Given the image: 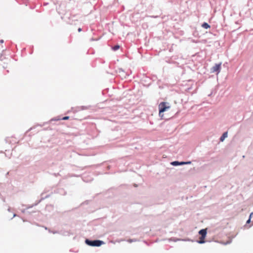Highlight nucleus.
<instances>
[{"label": "nucleus", "instance_id": "9", "mask_svg": "<svg viewBox=\"0 0 253 253\" xmlns=\"http://www.w3.org/2000/svg\"><path fill=\"white\" fill-rule=\"evenodd\" d=\"M253 215V213H251L250 214V218L247 220V223H249L251 222V217Z\"/></svg>", "mask_w": 253, "mask_h": 253}, {"label": "nucleus", "instance_id": "6", "mask_svg": "<svg viewBox=\"0 0 253 253\" xmlns=\"http://www.w3.org/2000/svg\"><path fill=\"white\" fill-rule=\"evenodd\" d=\"M202 27L205 29H208L210 27V26L207 23H204L202 24Z\"/></svg>", "mask_w": 253, "mask_h": 253}, {"label": "nucleus", "instance_id": "1", "mask_svg": "<svg viewBox=\"0 0 253 253\" xmlns=\"http://www.w3.org/2000/svg\"><path fill=\"white\" fill-rule=\"evenodd\" d=\"M170 106L168 103L163 102L159 105V116L162 118L164 116L163 114L165 111L169 109Z\"/></svg>", "mask_w": 253, "mask_h": 253}, {"label": "nucleus", "instance_id": "13", "mask_svg": "<svg viewBox=\"0 0 253 253\" xmlns=\"http://www.w3.org/2000/svg\"><path fill=\"white\" fill-rule=\"evenodd\" d=\"M81 31H82V29H81V28H79L78 29V31L80 32H81Z\"/></svg>", "mask_w": 253, "mask_h": 253}, {"label": "nucleus", "instance_id": "5", "mask_svg": "<svg viewBox=\"0 0 253 253\" xmlns=\"http://www.w3.org/2000/svg\"><path fill=\"white\" fill-rule=\"evenodd\" d=\"M227 135H228L227 132H225L224 133H223L222 135L221 136V137L220 138V140L221 141H223L225 139V138L227 137Z\"/></svg>", "mask_w": 253, "mask_h": 253}, {"label": "nucleus", "instance_id": "2", "mask_svg": "<svg viewBox=\"0 0 253 253\" xmlns=\"http://www.w3.org/2000/svg\"><path fill=\"white\" fill-rule=\"evenodd\" d=\"M207 229H203L199 231V233L201 235L200 238V240L198 243L200 244H203L205 242V239L207 235Z\"/></svg>", "mask_w": 253, "mask_h": 253}, {"label": "nucleus", "instance_id": "8", "mask_svg": "<svg viewBox=\"0 0 253 253\" xmlns=\"http://www.w3.org/2000/svg\"><path fill=\"white\" fill-rule=\"evenodd\" d=\"M119 48H120V46L117 45H115V46H114L113 47V49L114 50H117L119 49Z\"/></svg>", "mask_w": 253, "mask_h": 253}, {"label": "nucleus", "instance_id": "7", "mask_svg": "<svg viewBox=\"0 0 253 253\" xmlns=\"http://www.w3.org/2000/svg\"><path fill=\"white\" fill-rule=\"evenodd\" d=\"M171 164L173 166H177V165H179V162H178V161H174V162H173Z\"/></svg>", "mask_w": 253, "mask_h": 253}, {"label": "nucleus", "instance_id": "14", "mask_svg": "<svg viewBox=\"0 0 253 253\" xmlns=\"http://www.w3.org/2000/svg\"><path fill=\"white\" fill-rule=\"evenodd\" d=\"M0 42L1 43H2L3 42V40H1L0 41Z\"/></svg>", "mask_w": 253, "mask_h": 253}, {"label": "nucleus", "instance_id": "4", "mask_svg": "<svg viewBox=\"0 0 253 253\" xmlns=\"http://www.w3.org/2000/svg\"><path fill=\"white\" fill-rule=\"evenodd\" d=\"M221 63L216 64L212 67L211 71L212 73L217 72V74L219 73L221 68Z\"/></svg>", "mask_w": 253, "mask_h": 253}, {"label": "nucleus", "instance_id": "10", "mask_svg": "<svg viewBox=\"0 0 253 253\" xmlns=\"http://www.w3.org/2000/svg\"><path fill=\"white\" fill-rule=\"evenodd\" d=\"M69 119V117L68 116H66V117H64L62 118V120H68Z\"/></svg>", "mask_w": 253, "mask_h": 253}, {"label": "nucleus", "instance_id": "3", "mask_svg": "<svg viewBox=\"0 0 253 253\" xmlns=\"http://www.w3.org/2000/svg\"><path fill=\"white\" fill-rule=\"evenodd\" d=\"M85 243L90 246L99 247L102 244L103 242L99 240L90 241L88 240H86Z\"/></svg>", "mask_w": 253, "mask_h": 253}, {"label": "nucleus", "instance_id": "12", "mask_svg": "<svg viewBox=\"0 0 253 253\" xmlns=\"http://www.w3.org/2000/svg\"><path fill=\"white\" fill-rule=\"evenodd\" d=\"M191 164V162H185V164Z\"/></svg>", "mask_w": 253, "mask_h": 253}, {"label": "nucleus", "instance_id": "11", "mask_svg": "<svg viewBox=\"0 0 253 253\" xmlns=\"http://www.w3.org/2000/svg\"><path fill=\"white\" fill-rule=\"evenodd\" d=\"M185 162H181V163H179V165H185Z\"/></svg>", "mask_w": 253, "mask_h": 253}]
</instances>
